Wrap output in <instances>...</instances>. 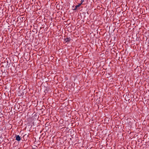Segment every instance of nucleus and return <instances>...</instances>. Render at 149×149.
I'll return each instance as SVG.
<instances>
[{
	"label": "nucleus",
	"mask_w": 149,
	"mask_h": 149,
	"mask_svg": "<svg viewBox=\"0 0 149 149\" xmlns=\"http://www.w3.org/2000/svg\"><path fill=\"white\" fill-rule=\"evenodd\" d=\"M26 136V135L25 134V135L24 136Z\"/></svg>",
	"instance_id": "11"
},
{
	"label": "nucleus",
	"mask_w": 149,
	"mask_h": 149,
	"mask_svg": "<svg viewBox=\"0 0 149 149\" xmlns=\"http://www.w3.org/2000/svg\"><path fill=\"white\" fill-rule=\"evenodd\" d=\"M81 3H79L78 5H76L75 6V8L74 9H73V10H78L79 9V7L81 6Z\"/></svg>",
	"instance_id": "2"
},
{
	"label": "nucleus",
	"mask_w": 149,
	"mask_h": 149,
	"mask_svg": "<svg viewBox=\"0 0 149 149\" xmlns=\"http://www.w3.org/2000/svg\"><path fill=\"white\" fill-rule=\"evenodd\" d=\"M116 55H117V54H118V53H116Z\"/></svg>",
	"instance_id": "13"
},
{
	"label": "nucleus",
	"mask_w": 149,
	"mask_h": 149,
	"mask_svg": "<svg viewBox=\"0 0 149 149\" xmlns=\"http://www.w3.org/2000/svg\"><path fill=\"white\" fill-rule=\"evenodd\" d=\"M42 131H40V133H41L42 132Z\"/></svg>",
	"instance_id": "9"
},
{
	"label": "nucleus",
	"mask_w": 149,
	"mask_h": 149,
	"mask_svg": "<svg viewBox=\"0 0 149 149\" xmlns=\"http://www.w3.org/2000/svg\"><path fill=\"white\" fill-rule=\"evenodd\" d=\"M64 40L65 42H67L68 43L71 40V39L70 37H67L66 38H64Z\"/></svg>",
	"instance_id": "1"
},
{
	"label": "nucleus",
	"mask_w": 149,
	"mask_h": 149,
	"mask_svg": "<svg viewBox=\"0 0 149 149\" xmlns=\"http://www.w3.org/2000/svg\"><path fill=\"white\" fill-rule=\"evenodd\" d=\"M58 5H57V6H56V7H57H57H58Z\"/></svg>",
	"instance_id": "8"
},
{
	"label": "nucleus",
	"mask_w": 149,
	"mask_h": 149,
	"mask_svg": "<svg viewBox=\"0 0 149 149\" xmlns=\"http://www.w3.org/2000/svg\"><path fill=\"white\" fill-rule=\"evenodd\" d=\"M115 51L114 50H112V52H111L112 53H113V52H115Z\"/></svg>",
	"instance_id": "7"
},
{
	"label": "nucleus",
	"mask_w": 149,
	"mask_h": 149,
	"mask_svg": "<svg viewBox=\"0 0 149 149\" xmlns=\"http://www.w3.org/2000/svg\"><path fill=\"white\" fill-rule=\"evenodd\" d=\"M0 130H1V129H0Z\"/></svg>",
	"instance_id": "14"
},
{
	"label": "nucleus",
	"mask_w": 149,
	"mask_h": 149,
	"mask_svg": "<svg viewBox=\"0 0 149 149\" xmlns=\"http://www.w3.org/2000/svg\"><path fill=\"white\" fill-rule=\"evenodd\" d=\"M45 134H46V133H45V134L44 135H45Z\"/></svg>",
	"instance_id": "12"
},
{
	"label": "nucleus",
	"mask_w": 149,
	"mask_h": 149,
	"mask_svg": "<svg viewBox=\"0 0 149 149\" xmlns=\"http://www.w3.org/2000/svg\"><path fill=\"white\" fill-rule=\"evenodd\" d=\"M49 124L50 123L49 122L45 124V127H46L49 126Z\"/></svg>",
	"instance_id": "5"
},
{
	"label": "nucleus",
	"mask_w": 149,
	"mask_h": 149,
	"mask_svg": "<svg viewBox=\"0 0 149 149\" xmlns=\"http://www.w3.org/2000/svg\"><path fill=\"white\" fill-rule=\"evenodd\" d=\"M15 140L18 141H19L21 140L20 137L19 135H15Z\"/></svg>",
	"instance_id": "3"
},
{
	"label": "nucleus",
	"mask_w": 149,
	"mask_h": 149,
	"mask_svg": "<svg viewBox=\"0 0 149 149\" xmlns=\"http://www.w3.org/2000/svg\"><path fill=\"white\" fill-rule=\"evenodd\" d=\"M81 2L80 3H81V4H82V3L84 2V0H81Z\"/></svg>",
	"instance_id": "6"
},
{
	"label": "nucleus",
	"mask_w": 149,
	"mask_h": 149,
	"mask_svg": "<svg viewBox=\"0 0 149 149\" xmlns=\"http://www.w3.org/2000/svg\"><path fill=\"white\" fill-rule=\"evenodd\" d=\"M32 149H36L35 148H33Z\"/></svg>",
	"instance_id": "10"
},
{
	"label": "nucleus",
	"mask_w": 149,
	"mask_h": 149,
	"mask_svg": "<svg viewBox=\"0 0 149 149\" xmlns=\"http://www.w3.org/2000/svg\"><path fill=\"white\" fill-rule=\"evenodd\" d=\"M128 131V133L129 134H133L134 133L133 132H131V131Z\"/></svg>",
	"instance_id": "4"
}]
</instances>
